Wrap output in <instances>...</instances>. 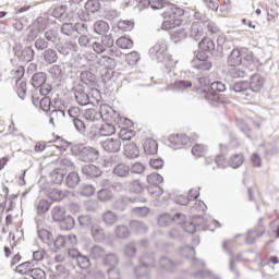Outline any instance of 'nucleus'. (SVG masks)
Segmentation results:
<instances>
[{
	"instance_id": "nucleus-1",
	"label": "nucleus",
	"mask_w": 279,
	"mask_h": 279,
	"mask_svg": "<svg viewBox=\"0 0 279 279\" xmlns=\"http://www.w3.org/2000/svg\"><path fill=\"white\" fill-rule=\"evenodd\" d=\"M166 5H169L163 13V23L161 29H175L182 25V16H184V11L182 8H178L173 4H169L166 0H150L151 10H162Z\"/></svg>"
},
{
	"instance_id": "nucleus-2",
	"label": "nucleus",
	"mask_w": 279,
	"mask_h": 279,
	"mask_svg": "<svg viewBox=\"0 0 279 279\" xmlns=\"http://www.w3.org/2000/svg\"><path fill=\"white\" fill-rule=\"evenodd\" d=\"M148 53L150 58L157 60V62H169L170 60L169 52L167 51V44L165 41L157 43L149 49Z\"/></svg>"
},
{
	"instance_id": "nucleus-3",
	"label": "nucleus",
	"mask_w": 279,
	"mask_h": 279,
	"mask_svg": "<svg viewBox=\"0 0 279 279\" xmlns=\"http://www.w3.org/2000/svg\"><path fill=\"white\" fill-rule=\"evenodd\" d=\"M217 93H226V84L221 81H216L210 84V89H203V94L207 101H217L219 97Z\"/></svg>"
},
{
	"instance_id": "nucleus-4",
	"label": "nucleus",
	"mask_w": 279,
	"mask_h": 279,
	"mask_svg": "<svg viewBox=\"0 0 279 279\" xmlns=\"http://www.w3.org/2000/svg\"><path fill=\"white\" fill-rule=\"evenodd\" d=\"M15 82H16V93L20 99H25V95H27V83L21 80L25 75V68L20 66L15 71Z\"/></svg>"
},
{
	"instance_id": "nucleus-5",
	"label": "nucleus",
	"mask_w": 279,
	"mask_h": 279,
	"mask_svg": "<svg viewBox=\"0 0 279 279\" xmlns=\"http://www.w3.org/2000/svg\"><path fill=\"white\" fill-rule=\"evenodd\" d=\"M140 265L135 267L136 276H145L147 274V267H154L156 265V260L154 259L153 255L144 254L140 258Z\"/></svg>"
},
{
	"instance_id": "nucleus-6",
	"label": "nucleus",
	"mask_w": 279,
	"mask_h": 279,
	"mask_svg": "<svg viewBox=\"0 0 279 279\" xmlns=\"http://www.w3.org/2000/svg\"><path fill=\"white\" fill-rule=\"evenodd\" d=\"M68 114L70 119H72V123L76 130V132H84L85 122L80 118L82 114V110L80 107H70L68 110Z\"/></svg>"
},
{
	"instance_id": "nucleus-7",
	"label": "nucleus",
	"mask_w": 279,
	"mask_h": 279,
	"mask_svg": "<svg viewBox=\"0 0 279 279\" xmlns=\"http://www.w3.org/2000/svg\"><path fill=\"white\" fill-rule=\"evenodd\" d=\"M145 202L146 199L143 196H122L116 202L114 208L123 211L125 210V206H128V204H145Z\"/></svg>"
},
{
	"instance_id": "nucleus-8",
	"label": "nucleus",
	"mask_w": 279,
	"mask_h": 279,
	"mask_svg": "<svg viewBox=\"0 0 279 279\" xmlns=\"http://www.w3.org/2000/svg\"><path fill=\"white\" fill-rule=\"evenodd\" d=\"M78 157L83 162H95L99 158V150L85 146L78 151Z\"/></svg>"
},
{
	"instance_id": "nucleus-9",
	"label": "nucleus",
	"mask_w": 279,
	"mask_h": 279,
	"mask_svg": "<svg viewBox=\"0 0 279 279\" xmlns=\"http://www.w3.org/2000/svg\"><path fill=\"white\" fill-rule=\"evenodd\" d=\"M101 147L109 154H118V151H121V138L109 137L101 143Z\"/></svg>"
},
{
	"instance_id": "nucleus-10",
	"label": "nucleus",
	"mask_w": 279,
	"mask_h": 279,
	"mask_svg": "<svg viewBox=\"0 0 279 279\" xmlns=\"http://www.w3.org/2000/svg\"><path fill=\"white\" fill-rule=\"evenodd\" d=\"M180 254L181 256H183V258H193V267H206V263L195 258V248H193V246H189L185 245L180 250Z\"/></svg>"
},
{
	"instance_id": "nucleus-11",
	"label": "nucleus",
	"mask_w": 279,
	"mask_h": 279,
	"mask_svg": "<svg viewBox=\"0 0 279 279\" xmlns=\"http://www.w3.org/2000/svg\"><path fill=\"white\" fill-rule=\"evenodd\" d=\"M178 219H184V214L177 213L173 216H171L170 214H162L158 218V225L161 228H167L171 226V223H174L173 221H178Z\"/></svg>"
},
{
	"instance_id": "nucleus-12",
	"label": "nucleus",
	"mask_w": 279,
	"mask_h": 279,
	"mask_svg": "<svg viewBox=\"0 0 279 279\" xmlns=\"http://www.w3.org/2000/svg\"><path fill=\"white\" fill-rule=\"evenodd\" d=\"M265 86V78L260 74H253L251 76V82L248 83V88L251 93H260Z\"/></svg>"
},
{
	"instance_id": "nucleus-13",
	"label": "nucleus",
	"mask_w": 279,
	"mask_h": 279,
	"mask_svg": "<svg viewBox=\"0 0 279 279\" xmlns=\"http://www.w3.org/2000/svg\"><path fill=\"white\" fill-rule=\"evenodd\" d=\"M72 90L74 99L80 106H88L90 99L88 98V94H86L82 86H76Z\"/></svg>"
},
{
	"instance_id": "nucleus-14",
	"label": "nucleus",
	"mask_w": 279,
	"mask_h": 279,
	"mask_svg": "<svg viewBox=\"0 0 279 279\" xmlns=\"http://www.w3.org/2000/svg\"><path fill=\"white\" fill-rule=\"evenodd\" d=\"M169 143H171V145H175L178 149H182V147H185V145L191 143V137L186 134L170 135Z\"/></svg>"
},
{
	"instance_id": "nucleus-15",
	"label": "nucleus",
	"mask_w": 279,
	"mask_h": 279,
	"mask_svg": "<svg viewBox=\"0 0 279 279\" xmlns=\"http://www.w3.org/2000/svg\"><path fill=\"white\" fill-rule=\"evenodd\" d=\"M98 222L99 220L89 214L78 216V223L85 230H90Z\"/></svg>"
},
{
	"instance_id": "nucleus-16",
	"label": "nucleus",
	"mask_w": 279,
	"mask_h": 279,
	"mask_svg": "<svg viewBox=\"0 0 279 279\" xmlns=\"http://www.w3.org/2000/svg\"><path fill=\"white\" fill-rule=\"evenodd\" d=\"M15 56L19 58L20 62H32L36 52L31 46L25 47L22 51L15 50Z\"/></svg>"
},
{
	"instance_id": "nucleus-17",
	"label": "nucleus",
	"mask_w": 279,
	"mask_h": 279,
	"mask_svg": "<svg viewBox=\"0 0 279 279\" xmlns=\"http://www.w3.org/2000/svg\"><path fill=\"white\" fill-rule=\"evenodd\" d=\"M243 62V52L239 49H233L228 56L227 64L229 66H241Z\"/></svg>"
},
{
	"instance_id": "nucleus-18",
	"label": "nucleus",
	"mask_w": 279,
	"mask_h": 279,
	"mask_svg": "<svg viewBox=\"0 0 279 279\" xmlns=\"http://www.w3.org/2000/svg\"><path fill=\"white\" fill-rule=\"evenodd\" d=\"M233 90H234V93H239L240 95H243L244 97H252V92L250 89V82H247V81H240L238 83H234Z\"/></svg>"
},
{
	"instance_id": "nucleus-19",
	"label": "nucleus",
	"mask_w": 279,
	"mask_h": 279,
	"mask_svg": "<svg viewBox=\"0 0 279 279\" xmlns=\"http://www.w3.org/2000/svg\"><path fill=\"white\" fill-rule=\"evenodd\" d=\"M89 230L96 243H101L102 241H106V232L104 231V228H101L99 222H96Z\"/></svg>"
},
{
	"instance_id": "nucleus-20",
	"label": "nucleus",
	"mask_w": 279,
	"mask_h": 279,
	"mask_svg": "<svg viewBox=\"0 0 279 279\" xmlns=\"http://www.w3.org/2000/svg\"><path fill=\"white\" fill-rule=\"evenodd\" d=\"M99 132V126L93 124L88 130V125L85 122L84 132H78V134H81L82 136H86L87 138H90V141H97V138L101 136Z\"/></svg>"
},
{
	"instance_id": "nucleus-21",
	"label": "nucleus",
	"mask_w": 279,
	"mask_h": 279,
	"mask_svg": "<svg viewBox=\"0 0 279 279\" xmlns=\"http://www.w3.org/2000/svg\"><path fill=\"white\" fill-rule=\"evenodd\" d=\"M71 192L69 191H61L58 189H50L47 192V197L51 199L52 202H62L64 197H69V194Z\"/></svg>"
},
{
	"instance_id": "nucleus-22",
	"label": "nucleus",
	"mask_w": 279,
	"mask_h": 279,
	"mask_svg": "<svg viewBox=\"0 0 279 279\" xmlns=\"http://www.w3.org/2000/svg\"><path fill=\"white\" fill-rule=\"evenodd\" d=\"M82 173L89 179L99 178L101 175V169L95 165H86L82 167Z\"/></svg>"
},
{
	"instance_id": "nucleus-23",
	"label": "nucleus",
	"mask_w": 279,
	"mask_h": 279,
	"mask_svg": "<svg viewBox=\"0 0 279 279\" xmlns=\"http://www.w3.org/2000/svg\"><path fill=\"white\" fill-rule=\"evenodd\" d=\"M124 156L130 160H134L141 156V150H138V146L134 143H129L124 146Z\"/></svg>"
},
{
	"instance_id": "nucleus-24",
	"label": "nucleus",
	"mask_w": 279,
	"mask_h": 279,
	"mask_svg": "<svg viewBox=\"0 0 279 279\" xmlns=\"http://www.w3.org/2000/svg\"><path fill=\"white\" fill-rule=\"evenodd\" d=\"M49 117V123L56 126V123H60V121L66 117V112L61 109H56V107L52 106V110L50 111Z\"/></svg>"
},
{
	"instance_id": "nucleus-25",
	"label": "nucleus",
	"mask_w": 279,
	"mask_h": 279,
	"mask_svg": "<svg viewBox=\"0 0 279 279\" xmlns=\"http://www.w3.org/2000/svg\"><path fill=\"white\" fill-rule=\"evenodd\" d=\"M58 50L48 48L43 52V60L46 64H56L58 62Z\"/></svg>"
},
{
	"instance_id": "nucleus-26",
	"label": "nucleus",
	"mask_w": 279,
	"mask_h": 279,
	"mask_svg": "<svg viewBox=\"0 0 279 279\" xmlns=\"http://www.w3.org/2000/svg\"><path fill=\"white\" fill-rule=\"evenodd\" d=\"M37 234H38V238L40 239V241H43V243L48 245V247L53 246V233H51L49 230L39 229L37 231Z\"/></svg>"
},
{
	"instance_id": "nucleus-27",
	"label": "nucleus",
	"mask_w": 279,
	"mask_h": 279,
	"mask_svg": "<svg viewBox=\"0 0 279 279\" xmlns=\"http://www.w3.org/2000/svg\"><path fill=\"white\" fill-rule=\"evenodd\" d=\"M94 32L98 36H104L110 32V25L104 20H98L94 23Z\"/></svg>"
},
{
	"instance_id": "nucleus-28",
	"label": "nucleus",
	"mask_w": 279,
	"mask_h": 279,
	"mask_svg": "<svg viewBox=\"0 0 279 279\" xmlns=\"http://www.w3.org/2000/svg\"><path fill=\"white\" fill-rule=\"evenodd\" d=\"M144 151L148 156H155V154H158V142L154 138H148L144 143Z\"/></svg>"
},
{
	"instance_id": "nucleus-29",
	"label": "nucleus",
	"mask_w": 279,
	"mask_h": 279,
	"mask_svg": "<svg viewBox=\"0 0 279 279\" xmlns=\"http://www.w3.org/2000/svg\"><path fill=\"white\" fill-rule=\"evenodd\" d=\"M113 174L117 175V178H129L131 173L130 166L125 163H118L112 171Z\"/></svg>"
},
{
	"instance_id": "nucleus-30",
	"label": "nucleus",
	"mask_w": 279,
	"mask_h": 279,
	"mask_svg": "<svg viewBox=\"0 0 279 279\" xmlns=\"http://www.w3.org/2000/svg\"><path fill=\"white\" fill-rule=\"evenodd\" d=\"M51 16L53 19H58V21H66L69 19V13H66V5H59L54 8L51 12Z\"/></svg>"
},
{
	"instance_id": "nucleus-31",
	"label": "nucleus",
	"mask_w": 279,
	"mask_h": 279,
	"mask_svg": "<svg viewBox=\"0 0 279 279\" xmlns=\"http://www.w3.org/2000/svg\"><path fill=\"white\" fill-rule=\"evenodd\" d=\"M33 27H35L39 34H43L47 27H49V17L47 16H39L33 23Z\"/></svg>"
},
{
	"instance_id": "nucleus-32",
	"label": "nucleus",
	"mask_w": 279,
	"mask_h": 279,
	"mask_svg": "<svg viewBox=\"0 0 279 279\" xmlns=\"http://www.w3.org/2000/svg\"><path fill=\"white\" fill-rule=\"evenodd\" d=\"M102 221L105 226L111 227L119 221V216H117L112 210H107L102 214Z\"/></svg>"
},
{
	"instance_id": "nucleus-33",
	"label": "nucleus",
	"mask_w": 279,
	"mask_h": 279,
	"mask_svg": "<svg viewBox=\"0 0 279 279\" xmlns=\"http://www.w3.org/2000/svg\"><path fill=\"white\" fill-rule=\"evenodd\" d=\"M47 82V73L38 72L32 76V86L40 88Z\"/></svg>"
},
{
	"instance_id": "nucleus-34",
	"label": "nucleus",
	"mask_w": 279,
	"mask_h": 279,
	"mask_svg": "<svg viewBox=\"0 0 279 279\" xmlns=\"http://www.w3.org/2000/svg\"><path fill=\"white\" fill-rule=\"evenodd\" d=\"M65 175H66V171L57 168L51 171L50 180L51 182H53V184H62Z\"/></svg>"
},
{
	"instance_id": "nucleus-35",
	"label": "nucleus",
	"mask_w": 279,
	"mask_h": 279,
	"mask_svg": "<svg viewBox=\"0 0 279 279\" xmlns=\"http://www.w3.org/2000/svg\"><path fill=\"white\" fill-rule=\"evenodd\" d=\"M242 65L246 69H254L256 66V59L252 52H242Z\"/></svg>"
},
{
	"instance_id": "nucleus-36",
	"label": "nucleus",
	"mask_w": 279,
	"mask_h": 279,
	"mask_svg": "<svg viewBox=\"0 0 279 279\" xmlns=\"http://www.w3.org/2000/svg\"><path fill=\"white\" fill-rule=\"evenodd\" d=\"M80 184V174L77 172H70L65 178V185L68 189H75Z\"/></svg>"
},
{
	"instance_id": "nucleus-37",
	"label": "nucleus",
	"mask_w": 279,
	"mask_h": 279,
	"mask_svg": "<svg viewBox=\"0 0 279 279\" xmlns=\"http://www.w3.org/2000/svg\"><path fill=\"white\" fill-rule=\"evenodd\" d=\"M198 49H201V51H215V41H213V39L208 38V37H204L202 39V41H199L198 44Z\"/></svg>"
},
{
	"instance_id": "nucleus-38",
	"label": "nucleus",
	"mask_w": 279,
	"mask_h": 279,
	"mask_svg": "<svg viewBox=\"0 0 279 279\" xmlns=\"http://www.w3.org/2000/svg\"><path fill=\"white\" fill-rule=\"evenodd\" d=\"M189 36L193 38V40H199V38H202V25L199 22L192 23Z\"/></svg>"
},
{
	"instance_id": "nucleus-39",
	"label": "nucleus",
	"mask_w": 279,
	"mask_h": 279,
	"mask_svg": "<svg viewBox=\"0 0 279 279\" xmlns=\"http://www.w3.org/2000/svg\"><path fill=\"white\" fill-rule=\"evenodd\" d=\"M89 254L94 260H100V258H105L106 256V248L100 245H95L90 248Z\"/></svg>"
},
{
	"instance_id": "nucleus-40",
	"label": "nucleus",
	"mask_w": 279,
	"mask_h": 279,
	"mask_svg": "<svg viewBox=\"0 0 279 279\" xmlns=\"http://www.w3.org/2000/svg\"><path fill=\"white\" fill-rule=\"evenodd\" d=\"M59 223H60L61 230L69 231L75 228V219L70 215L63 217Z\"/></svg>"
},
{
	"instance_id": "nucleus-41",
	"label": "nucleus",
	"mask_w": 279,
	"mask_h": 279,
	"mask_svg": "<svg viewBox=\"0 0 279 279\" xmlns=\"http://www.w3.org/2000/svg\"><path fill=\"white\" fill-rule=\"evenodd\" d=\"M104 265L114 268L119 265V255L114 253H107L104 257Z\"/></svg>"
},
{
	"instance_id": "nucleus-42",
	"label": "nucleus",
	"mask_w": 279,
	"mask_h": 279,
	"mask_svg": "<svg viewBox=\"0 0 279 279\" xmlns=\"http://www.w3.org/2000/svg\"><path fill=\"white\" fill-rule=\"evenodd\" d=\"M126 189L130 193H143V183L138 179L131 180L128 182Z\"/></svg>"
},
{
	"instance_id": "nucleus-43",
	"label": "nucleus",
	"mask_w": 279,
	"mask_h": 279,
	"mask_svg": "<svg viewBox=\"0 0 279 279\" xmlns=\"http://www.w3.org/2000/svg\"><path fill=\"white\" fill-rule=\"evenodd\" d=\"M243 162H245V157L243 156V154H235V155L231 156V158L229 160V166L232 169H239V167H241V165H243Z\"/></svg>"
},
{
	"instance_id": "nucleus-44",
	"label": "nucleus",
	"mask_w": 279,
	"mask_h": 279,
	"mask_svg": "<svg viewBox=\"0 0 279 279\" xmlns=\"http://www.w3.org/2000/svg\"><path fill=\"white\" fill-rule=\"evenodd\" d=\"M81 82H83V84H95L97 82V76L90 72V71H83L81 72Z\"/></svg>"
},
{
	"instance_id": "nucleus-45",
	"label": "nucleus",
	"mask_w": 279,
	"mask_h": 279,
	"mask_svg": "<svg viewBox=\"0 0 279 279\" xmlns=\"http://www.w3.org/2000/svg\"><path fill=\"white\" fill-rule=\"evenodd\" d=\"M37 215H45L51 208V203L48 199H39L36 204Z\"/></svg>"
},
{
	"instance_id": "nucleus-46",
	"label": "nucleus",
	"mask_w": 279,
	"mask_h": 279,
	"mask_svg": "<svg viewBox=\"0 0 279 279\" xmlns=\"http://www.w3.org/2000/svg\"><path fill=\"white\" fill-rule=\"evenodd\" d=\"M130 228L133 230V232H136L137 234H142L144 232H147V226L143 223V221L138 220H131Z\"/></svg>"
},
{
	"instance_id": "nucleus-47",
	"label": "nucleus",
	"mask_w": 279,
	"mask_h": 279,
	"mask_svg": "<svg viewBox=\"0 0 279 279\" xmlns=\"http://www.w3.org/2000/svg\"><path fill=\"white\" fill-rule=\"evenodd\" d=\"M51 216H52L53 221H57L58 223H60L62 221V219L66 217L64 208H62L60 206H56L52 208Z\"/></svg>"
},
{
	"instance_id": "nucleus-48",
	"label": "nucleus",
	"mask_w": 279,
	"mask_h": 279,
	"mask_svg": "<svg viewBox=\"0 0 279 279\" xmlns=\"http://www.w3.org/2000/svg\"><path fill=\"white\" fill-rule=\"evenodd\" d=\"M117 130L114 129V124L104 123L101 128H99L100 136H112Z\"/></svg>"
},
{
	"instance_id": "nucleus-49",
	"label": "nucleus",
	"mask_w": 279,
	"mask_h": 279,
	"mask_svg": "<svg viewBox=\"0 0 279 279\" xmlns=\"http://www.w3.org/2000/svg\"><path fill=\"white\" fill-rule=\"evenodd\" d=\"M116 45L120 49H132V47H134V41L128 37H120L117 39Z\"/></svg>"
},
{
	"instance_id": "nucleus-50",
	"label": "nucleus",
	"mask_w": 279,
	"mask_h": 279,
	"mask_svg": "<svg viewBox=\"0 0 279 279\" xmlns=\"http://www.w3.org/2000/svg\"><path fill=\"white\" fill-rule=\"evenodd\" d=\"M99 62L101 64H104V66H106V69L111 70V71L117 68V61H114V59H112L111 57H108V56H101L99 59Z\"/></svg>"
},
{
	"instance_id": "nucleus-51",
	"label": "nucleus",
	"mask_w": 279,
	"mask_h": 279,
	"mask_svg": "<svg viewBox=\"0 0 279 279\" xmlns=\"http://www.w3.org/2000/svg\"><path fill=\"white\" fill-rule=\"evenodd\" d=\"M84 118L86 119V121H99V119H101V114L97 112V109L92 108L86 109Z\"/></svg>"
},
{
	"instance_id": "nucleus-52",
	"label": "nucleus",
	"mask_w": 279,
	"mask_h": 279,
	"mask_svg": "<svg viewBox=\"0 0 279 279\" xmlns=\"http://www.w3.org/2000/svg\"><path fill=\"white\" fill-rule=\"evenodd\" d=\"M44 38L48 41V43H58L59 38H60V34L58 33V31L56 29H48L44 33Z\"/></svg>"
},
{
	"instance_id": "nucleus-53",
	"label": "nucleus",
	"mask_w": 279,
	"mask_h": 279,
	"mask_svg": "<svg viewBox=\"0 0 279 279\" xmlns=\"http://www.w3.org/2000/svg\"><path fill=\"white\" fill-rule=\"evenodd\" d=\"M49 73L54 80H62V77H64V69H62L61 65H52L49 69Z\"/></svg>"
},
{
	"instance_id": "nucleus-54",
	"label": "nucleus",
	"mask_w": 279,
	"mask_h": 279,
	"mask_svg": "<svg viewBox=\"0 0 279 279\" xmlns=\"http://www.w3.org/2000/svg\"><path fill=\"white\" fill-rule=\"evenodd\" d=\"M101 9V3H99L97 0H88L85 4V10L87 12H90L92 14H95V12H99Z\"/></svg>"
},
{
	"instance_id": "nucleus-55",
	"label": "nucleus",
	"mask_w": 279,
	"mask_h": 279,
	"mask_svg": "<svg viewBox=\"0 0 279 279\" xmlns=\"http://www.w3.org/2000/svg\"><path fill=\"white\" fill-rule=\"evenodd\" d=\"M118 28L121 29V32H132L134 29V22L121 20L118 22Z\"/></svg>"
},
{
	"instance_id": "nucleus-56",
	"label": "nucleus",
	"mask_w": 279,
	"mask_h": 279,
	"mask_svg": "<svg viewBox=\"0 0 279 279\" xmlns=\"http://www.w3.org/2000/svg\"><path fill=\"white\" fill-rule=\"evenodd\" d=\"M116 236L118 239H128L130 236V229L128 227L120 225L116 227Z\"/></svg>"
},
{
	"instance_id": "nucleus-57",
	"label": "nucleus",
	"mask_w": 279,
	"mask_h": 279,
	"mask_svg": "<svg viewBox=\"0 0 279 279\" xmlns=\"http://www.w3.org/2000/svg\"><path fill=\"white\" fill-rule=\"evenodd\" d=\"M165 179L162 175L154 172L147 175V182L148 184H151L153 186H158V184L162 183Z\"/></svg>"
},
{
	"instance_id": "nucleus-58",
	"label": "nucleus",
	"mask_w": 279,
	"mask_h": 279,
	"mask_svg": "<svg viewBox=\"0 0 279 279\" xmlns=\"http://www.w3.org/2000/svg\"><path fill=\"white\" fill-rule=\"evenodd\" d=\"M134 134L135 132L133 130H130V129H122L120 130V133H119V137L120 141H132V138H134Z\"/></svg>"
},
{
	"instance_id": "nucleus-59",
	"label": "nucleus",
	"mask_w": 279,
	"mask_h": 279,
	"mask_svg": "<svg viewBox=\"0 0 279 279\" xmlns=\"http://www.w3.org/2000/svg\"><path fill=\"white\" fill-rule=\"evenodd\" d=\"M229 75L233 77V80H239L241 77H245V70L239 68V66H232L229 70Z\"/></svg>"
},
{
	"instance_id": "nucleus-60",
	"label": "nucleus",
	"mask_w": 279,
	"mask_h": 279,
	"mask_svg": "<svg viewBox=\"0 0 279 279\" xmlns=\"http://www.w3.org/2000/svg\"><path fill=\"white\" fill-rule=\"evenodd\" d=\"M174 87L177 90L184 92L187 90V88H192L193 83L191 81L179 80L174 82Z\"/></svg>"
},
{
	"instance_id": "nucleus-61",
	"label": "nucleus",
	"mask_w": 279,
	"mask_h": 279,
	"mask_svg": "<svg viewBox=\"0 0 279 279\" xmlns=\"http://www.w3.org/2000/svg\"><path fill=\"white\" fill-rule=\"evenodd\" d=\"M80 195H82L83 197H90L92 195H95V186L90 184H84L80 189Z\"/></svg>"
},
{
	"instance_id": "nucleus-62",
	"label": "nucleus",
	"mask_w": 279,
	"mask_h": 279,
	"mask_svg": "<svg viewBox=\"0 0 279 279\" xmlns=\"http://www.w3.org/2000/svg\"><path fill=\"white\" fill-rule=\"evenodd\" d=\"M76 263L81 269H89L90 258L87 255H82L76 259Z\"/></svg>"
},
{
	"instance_id": "nucleus-63",
	"label": "nucleus",
	"mask_w": 279,
	"mask_h": 279,
	"mask_svg": "<svg viewBox=\"0 0 279 279\" xmlns=\"http://www.w3.org/2000/svg\"><path fill=\"white\" fill-rule=\"evenodd\" d=\"M98 199L100 202H110L112 199V191L102 189L98 191Z\"/></svg>"
},
{
	"instance_id": "nucleus-64",
	"label": "nucleus",
	"mask_w": 279,
	"mask_h": 279,
	"mask_svg": "<svg viewBox=\"0 0 279 279\" xmlns=\"http://www.w3.org/2000/svg\"><path fill=\"white\" fill-rule=\"evenodd\" d=\"M33 279H45V270L40 268H32L31 274H28Z\"/></svg>"
}]
</instances>
